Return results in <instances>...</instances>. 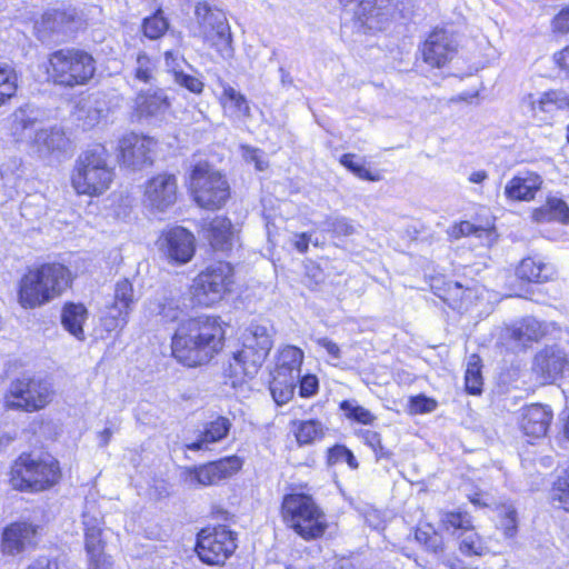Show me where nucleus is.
I'll use <instances>...</instances> for the list:
<instances>
[{"label":"nucleus","mask_w":569,"mask_h":569,"mask_svg":"<svg viewBox=\"0 0 569 569\" xmlns=\"http://www.w3.org/2000/svg\"><path fill=\"white\" fill-rule=\"evenodd\" d=\"M224 330L218 317L200 316L179 327L172 338V355L188 367L208 362L223 346Z\"/></svg>","instance_id":"1"},{"label":"nucleus","mask_w":569,"mask_h":569,"mask_svg":"<svg viewBox=\"0 0 569 569\" xmlns=\"http://www.w3.org/2000/svg\"><path fill=\"white\" fill-rule=\"evenodd\" d=\"M71 281V271L66 266L43 263L21 278L19 301L24 308L39 307L61 296Z\"/></svg>","instance_id":"2"},{"label":"nucleus","mask_w":569,"mask_h":569,"mask_svg":"<svg viewBox=\"0 0 569 569\" xmlns=\"http://www.w3.org/2000/svg\"><path fill=\"white\" fill-rule=\"evenodd\" d=\"M114 174L107 149L96 144L77 158L71 173V186L78 194L99 197L110 188Z\"/></svg>","instance_id":"3"},{"label":"nucleus","mask_w":569,"mask_h":569,"mask_svg":"<svg viewBox=\"0 0 569 569\" xmlns=\"http://www.w3.org/2000/svg\"><path fill=\"white\" fill-rule=\"evenodd\" d=\"M240 349L232 353L230 375L253 378L266 361L273 346L271 329L266 325L251 322L239 337Z\"/></svg>","instance_id":"4"},{"label":"nucleus","mask_w":569,"mask_h":569,"mask_svg":"<svg viewBox=\"0 0 569 569\" xmlns=\"http://www.w3.org/2000/svg\"><path fill=\"white\" fill-rule=\"evenodd\" d=\"M281 516L284 525L305 540L322 537L328 528L326 513L307 493L286 495L282 499Z\"/></svg>","instance_id":"5"},{"label":"nucleus","mask_w":569,"mask_h":569,"mask_svg":"<svg viewBox=\"0 0 569 569\" xmlns=\"http://www.w3.org/2000/svg\"><path fill=\"white\" fill-rule=\"evenodd\" d=\"M58 461L51 456L22 453L12 466L11 481L19 490L42 491L60 479Z\"/></svg>","instance_id":"6"},{"label":"nucleus","mask_w":569,"mask_h":569,"mask_svg":"<svg viewBox=\"0 0 569 569\" xmlns=\"http://www.w3.org/2000/svg\"><path fill=\"white\" fill-rule=\"evenodd\" d=\"M96 72L91 54L79 49H60L50 54L48 74L63 87L86 84Z\"/></svg>","instance_id":"7"},{"label":"nucleus","mask_w":569,"mask_h":569,"mask_svg":"<svg viewBox=\"0 0 569 569\" xmlns=\"http://www.w3.org/2000/svg\"><path fill=\"white\" fill-rule=\"evenodd\" d=\"M233 268L228 262H216L202 270L192 281L191 296L196 305L211 307L231 291Z\"/></svg>","instance_id":"8"},{"label":"nucleus","mask_w":569,"mask_h":569,"mask_svg":"<svg viewBox=\"0 0 569 569\" xmlns=\"http://www.w3.org/2000/svg\"><path fill=\"white\" fill-rule=\"evenodd\" d=\"M196 36L216 49L223 59L232 56L231 32L226 14L208 2H198L194 8Z\"/></svg>","instance_id":"9"},{"label":"nucleus","mask_w":569,"mask_h":569,"mask_svg":"<svg viewBox=\"0 0 569 569\" xmlns=\"http://www.w3.org/2000/svg\"><path fill=\"white\" fill-rule=\"evenodd\" d=\"M51 385L42 379L22 376L13 379L4 396L8 409L34 412L43 409L52 399Z\"/></svg>","instance_id":"10"},{"label":"nucleus","mask_w":569,"mask_h":569,"mask_svg":"<svg viewBox=\"0 0 569 569\" xmlns=\"http://www.w3.org/2000/svg\"><path fill=\"white\" fill-rule=\"evenodd\" d=\"M190 187L198 206L209 210L221 208L230 196L227 179L208 166L198 164L194 167Z\"/></svg>","instance_id":"11"},{"label":"nucleus","mask_w":569,"mask_h":569,"mask_svg":"<svg viewBox=\"0 0 569 569\" xmlns=\"http://www.w3.org/2000/svg\"><path fill=\"white\" fill-rule=\"evenodd\" d=\"M237 548L232 532L224 527L202 529L198 533L196 552L207 565H222Z\"/></svg>","instance_id":"12"},{"label":"nucleus","mask_w":569,"mask_h":569,"mask_svg":"<svg viewBox=\"0 0 569 569\" xmlns=\"http://www.w3.org/2000/svg\"><path fill=\"white\" fill-rule=\"evenodd\" d=\"M353 13L360 27L368 30H382L396 17V4L391 0H339Z\"/></svg>","instance_id":"13"},{"label":"nucleus","mask_w":569,"mask_h":569,"mask_svg":"<svg viewBox=\"0 0 569 569\" xmlns=\"http://www.w3.org/2000/svg\"><path fill=\"white\" fill-rule=\"evenodd\" d=\"M241 467L242 460L237 456H230L209 463L186 467L181 476L184 482L190 486L208 487L230 478L237 473Z\"/></svg>","instance_id":"14"},{"label":"nucleus","mask_w":569,"mask_h":569,"mask_svg":"<svg viewBox=\"0 0 569 569\" xmlns=\"http://www.w3.org/2000/svg\"><path fill=\"white\" fill-rule=\"evenodd\" d=\"M137 302L132 283L122 279L116 283L113 302L103 317V326L108 331L122 329Z\"/></svg>","instance_id":"15"},{"label":"nucleus","mask_w":569,"mask_h":569,"mask_svg":"<svg viewBox=\"0 0 569 569\" xmlns=\"http://www.w3.org/2000/svg\"><path fill=\"white\" fill-rule=\"evenodd\" d=\"M156 146V140L148 136L133 132L124 134L119 141L123 164L133 170L152 164Z\"/></svg>","instance_id":"16"},{"label":"nucleus","mask_w":569,"mask_h":569,"mask_svg":"<svg viewBox=\"0 0 569 569\" xmlns=\"http://www.w3.org/2000/svg\"><path fill=\"white\" fill-rule=\"evenodd\" d=\"M177 178L170 173H159L144 184L143 201L147 206L164 211L177 200Z\"/></svg>","instance_id":"17"},{"label":"nucleus","mask_w":569,"mask_h":569,"mask_svg":"<svg viewBox=\"0 0 569 569\" xmlns=\"http://www.w3.org/2000/svg\"><path fill=\"white\" fill-rule=\"evenodd\" d=\"M160 250L177 263H186L194 253V237L187 229L176 227L159 238Z\"/></svg>","instance_id":"18"},{"label":"nucleus","mask_w":569,"mask_h":569,"mask_svg":"<svg viewBox=\"0 0 569 569\" xmlns=\"http://www.w3.org/2000/svg\"><path fill=\"white\" fill-rule=\"evenodd\" d=\"M457 43L446 30H435L423 44V60L432 67L445 66L456 53Z\"/></svg>","instance_id":"19"},{"label":"nucleus","mask_w":569,"mask_h":569,"mask_svg":"<svg viewBox=\"0 0 569 569\" xmlns=\"http://www.w3.org/2000/svg\"><path fill=\"white\" fill-rule=\"evenodd\" d=\"M84 549L87 557L104 555L106 542L102 539V517L94 502H87L82 512Z\"/></svg>","instance_id":"20"},{"label":"nucleus","mask_w":569,"mask_h":569,"mask_svg":"<svg viewBox=\"0 0 569 569\" xmlns=\"http://www.w3.org/2000/svg\"><path fill=\"white\" fill-rule=\"evenodd\" d=\"M552 410L539 403H532L521 409L519 426L525 436L531 439L546 437L550 427Z\"/></svg>","instance_id":"21"},{"label":"nucleus","mask_w":569,"mask_h":569,"mask_svg":"<svg viewBox=\"0 0 569 569\" xmlns=\"http://www.w3.org/2000/svg\"><path fill=\"white\" fill-rule=\"evenodd\" d=\"M38 527L27 522H16L3 531L1 548L7 555H17L37 543Z\"/></svg>","instance_id":"22"},{"label":"nucleus","mask_w":569,"mask_h":569,"mask_svg":"<svg viewBox=\"0 0 569 569\" xmlns=\"http://www.w3.org/2000/svg\"><path fill=\"white\" fill-rule=\"evenodd\" d=\"M542 183L543 179L537 172H520L507 182L505 194L513 201H531L541 189Z\"/></svg>","instance_id":"23"},{"label":"nucleus","mask_w":569,"mask_h":569,"mask_svg":"<svg viewBox=\"0 0 569 569\" xmlns=\"http://www.w3.org/2000/svg\"><path fill=\"white\" fill-rule=\"evenodd\" d=\"M568 361L566 355L557 348H546L535 357L532 370L543 383L557 379Z\"/></svg>","instance_id":"24"},{"label":"nucleus","mask_w":569,"mask_h":569,"mask_svg":"<svg viewBox=\"0 0 569 569\" xmlns=\"http://www.w3.org/2000/svg\"><path fill=\"white\" fill-rule=\"evenodd\" d=\"M170 108V101L160 88H150L148 90H140L133 102V109L139 117H160L163 116Z\"/></svg>","instance_id":"25"},{"label":"nucleus","mask_w":569,"mask_h":569,"mask_svg":"<svg viewBox=\"0 0 569 569\" xmlns=\"http://www.w3.org/2000/svg\"><path fill=\"white\" fill-rule=\"evenodd\" d=\"M545 333L546 328L539 320L526 317L506 327L503 338L512 340L516 346L525 347L530 342L538 341Z\"/></svg>","instance_id":"26"},{"label":"nucleus","mask_w":569,"mask_h":569,"mask_svg":"<svg viewBox=\"0 0 569 569\" xmlns=\"http://www.w3.org/2000/svg\"><path fill=\"white\" fill-rule=\"evenodd\" d=\"M231 421L222 416L217 417L214 420L208 422L196 441L186 445V448L191 451L208 450L212 443L223 440L230 429Z\"/></svg>","instance_id":"27"},{"label":"nucleus","mask_w":569,"mask_h":569,"mask_svg":"<svg viewBox=\"0 0 569 569\" xmlns=\"http://www.w3.org/2000/svg\"><path fill=\"white\" fill-rule=\"evenodd\" d=\"M206 237L214 250L229 251L234 239L231 221L224 217H216L208 223Z\"/></svg>","instance_id":"28"},{"label":"nucleus","mask_w":569,"mask_h":569,"mask_svg":"<svg viewBox=\"0 0 569 569\" xmlns=\"http://www.w3.org/2000/svg\"><path fill=\"white\" fill-rule=\"evenodd\" d=\"M305 360V352L292 345H286L278 349L276 353V367L273 372L283 376L299 377L301 373V366Z\"/></svg>","instance_id":"29"},{"label":"nucleus","mask_w":569,"mask_h":569,"mask_svg":"<svg viewBox=\"0 0 569 569\" xmlns=\"http://www.w3.org/2000/svg\"><path fill=\"white\" fill-rule=\"evenodd\" d=\"M526 102L533 112H553L558 109H569V92L559 89L550 90L538 96L528 94Z\"/></svg>","instance_id":"30"},{"label":"nucleus","mask_w":569,"mask_h":569,"mask_svg":"<svg viewBox=\"0 0 569 569\" xmlns=\"http://www.w3.org/2000/svg\"><path fill=\"white\" fill-rule=\"evenodd\" d=\"M68 142L64 132L60 128L39 129L32 138V144L41 157L64 150Z\"/></svg>","instance_id":"31"},{"label":"nucleus","mask_w":569,"mask_h":569,"mask_svg":"<svg viewBox=\"0 0 569 569\" xmlns=\"http://www.w3.org/2000/svg\"><path fill=\"white\" fill-rule=\"evenodd\" d=\"M88 319V310L82 303L67 302L61 310V325L78 340H84L83 325Z\"/></svg>","instance_id":"32"},{"label":"nucleus","mask_w":569,"mask_h":569,"mask_svg":"<svg viewBox=\"0 0 569 569\" xmlns=\"http://www.w3.org/2000/svg\"><path fill=\"white\" fill-rule=\"evenodd\" d=\"M532 220L538 223L557 221L569 223V207L560 198L548 197L546 203L532 211Z\"/></svg>","instance_id":"33"},{"label":"nucleus","mask_w":569,"mask_h":569,"mask_svg":"<svg viewBox=\"0 0 569 569\" xmlns=\"http://www.w3.org/2000/svg\"><path fill=\"white\" fill-rule=\"evenodd\" d=\"M78 13L74 8L50 9L41 18V27L51 32H67L73 30Z\"/></svg>","instance_id":"34"},{"label":"nucleus","mask_w":569,"mask_h":569,"mask_svg":"<svg viewBox=\"0 0 569 569\" xmlns=\"http://www.w3.org/2000/svg\"><path fill=\"white\" fill-rule=\"evenodd\" d=\"M146 310L149 316L161 317L163 321H176L179 319L182 310L179 302L173 297L166 293H157L146 303Z\"/></svg>","instance_id":"35"},{"label":"nucleus","mask_w":569,"mask_h":569,"mask_svg":"<svg viewBox=\"0 0 569 569\" xmlns=\"http://www.w3.org/2000/svg\"><path fill=\"white\" fill-rule=\"evenodd\" d=\"M326 430L325 425L318 419L291 421V431L299 446H308L320 441L325 437Z\"/></svg>","instance_id":"36"},{"label":"nucleus","mask_w":569,"mask_h":569,"mask_svg":"<svg viewBox=\"0 0 569 569\" xmlns=\"http://www.w3.org/2000/svg\"><path fill=\"white\" fill-rule=\"evenodd\" d=\"M555 273L553 266L531 257L522 259L517 268V276L520 279L535 282H546L552 279Z\"/></svg>","instance_id":"37"},{"label":"nucleus","mask_w":569,"mask_h":569,"mask_svg":"<svg viewBox=\"0 0 569 569\" xmlns=\"http://www.w3.org/2000/svg\"><path fill=\"white\" fill-rule=\"evenodd\" d=\"M40 111L32 106L19 108L13 113L12 132L18 139H31V133L37 131L36 126L39 121Z\"/></svg>","instance_id":"38"},{"label":"nucleus","mask_w":569,"mask_h":569,"mask_svg":"<svg viewBox=\"0 0 569 569\" xmlns=\"http://www.w3.org/2000/svg\"><path fill=\"white\" fill-rule=\"evenodd\" d=\"M299 377L283 376L278 372H272V380L270 381V392L277 405L282 406L291 400Z\"/></svg>","instance_id":"39"},{"label":"nucleus","mask_w":569,"mask_h":569,"mask_svg":"<svg viewBox=\"0 0 569 569\" xmlns=\"http://www.w3.org/2000/svg\"><path fill=\"white\" fill-rule=\"evenodd\" d=\"M219 82L222 88L220 102L223 109L234 116H247L249 113V106L244 96L222 80Z\"/></svg>","instance_id":"40"},{"label":"nucleus","mask_w":569,"mask_h":569,"mask_svg":"<svg viewBox=\"0 0 569 569\" xmlns=\"http://www.w3.org/2000/svg\"><path fill=\"white\" fill-rule=\"evenodd\" d=\"M450 236L456 239L466 236H475L480 239L485 246H491L497 237L493 228L476 226L469 221H461L459 224L453 226Z\"/></svg>","instance_id":"41"},{"label":"nucleus","mask_w":569,"mask_h":569,"mask_svg":"<svg viewBox=\"0 0 569 569\" xmlns=\"http://www.w3.org/2000/svg\"><path fill=\"white\" fill-rule=\"evenodd\" d=\"M158 70L157 60L146 52H139L131 69L132 80L141 83L152 84Z\"/></svg>","instance_id":"42"},{"label":"nucleus","mask_w":569,"mask_h":569,"mask_svg":"<svg viewBox=\"0 0 569 569\" xmlns=\"http://www.w3.org/2000/svg\"><path fill=\"white\" fill-rule=\"evenodd\" d=\"M459 539V550L465 556H485L489 552V549L482 538L475 531L473 526L463 531V533H459L457 536Z\"/></svg>","instance_id":"43"},{"label":"nucleus","mask_w":569,"mask_h":569,"mask_svg":"<svg viewBox=\"0 0 569 569\" xmlns=\"http://www.w3.org/2000/svg\"><path fill=\"white\" fill-rule=\"evenodd\" d=\"M18 88V76L13 67L0 63V106L11 99Z\"/></svg>","instance_id":"44"},{"label":"nucleus","mask_w":569,"mask_h":569,"mask_svg":"<svg viewBox=\"0 0 569 569\" xmlns=\"http://www.w3.org/2000/svg\"><path fill=\"white\" fill-rule=\"evenodd\" d=\"M550 499L553 507L569 512V467L553 483Z\"/></svg>","instance_id":"45"},{"label":"nucleus","mask_w":569,"mask_h":569,"mask_svg":"<svg viewBox=\"0 0 569 569\" xmlns=\"http://www.w3.org/2000/svg\"><path fill=\"white\" fill-rule=\"evenodd\" d=\"M416 540L425 546V548L433 553L443 551V540L430 525L418 527L415 532Z\"/></svg>","instance_id":"46"},{"label":"nucleus","mask_w":569,"mask_h":569,"mask_svg":"<svg viewBox=\"0 0 569 569\" xmlns=\"http://www.w3.org/2000/svg\"><path fill=\"white\" fill-rule=\"evenodd\" d=\"M440 521L446 530H452L456 536L463 533L473 526L471 517L467 512H443Z\"/></svg>","instance_id":"47"},{"label":"nucleus","mask_w":569,"mask_h":569,"mask_svg":"<svg viewBox=\"0 0 569 569\" xmlns=\"http://www.w3.org/2000/svg\"><path fill=\"white\" fill-rule=\"evenodd\" d=\"M466 389L471 395H479L482 390V376L480 358L472 355L469 358L467 370L465 375Z\"/></svg>","instance_id":"48"},{"label":"nucleus","mask_w":569,"mask_h":569,"mask_svg":"<svg viewBox=\"0 0 569 569\" xmlns=\"http://www.w3.org/2000/svg\"><path fill=\"white\" fill-rule=\"evenodd\" d=\"M340 409L348 419H352L362 425H371L376 417L365 407L358 405L355 400H343Z\"/></svg>","instance_id":"49"},{"label":"nucleus","mask_w":569,"mask_h":569,"mask_svg":"<svg viewBox=\"0 0 569 569\" xmlns=\"http://www.w3.org/2000/svg\"><path fill=\"white\" fill-rule=\"evenodd\" d=\"M168 21L160 10L153 16L146 18L142 23L144 36L151 40L162 37L168 30Z\"/></svg>","instance_id":"50"},{"label":"nucleus","mask_w":569,"mask_h":569,"mask_svg":"<svg viewBox=\"0 0 569 569\" xmlns=\"http://www.w3.org/2000/svg\"><path fill=\"white\" fill-rule=\"evenodd\" d=\"M358 436L375 452L377 460L390 458V452L382 446L381 436L377 431L361 429Z\"/></svg>","instance_id":"51"},{"label":"nucleus","mask_w":569,"mask_h":569,"mask_svg":"<svg viewBox=\"0 0 569 569\" xmlns=\"http://www.w3.org/2000/svg\"><path fill=\"white\" fill-rule=\"evenodd\" d=\"M340 163L350 170L353 174L362 180L377 181L379 180L378 174H373L363 163L355 161V156L350 153L342 154L340 157Z\"/></svg>","instance_id":"52"},{"label":"nucleus","mask_w":569,"mask_h":569,"mask_svg":"<svg viewBox=\"0 0 569 569\" xmlns=\"http://www.w3.org/2000/svg\"><path fill=\"white\" fill-rule=\"evenodd\" d=\"M347 462L351 469L358 468V461L353 453L345 446H335L328 452V463L336 465Z\"/></svg>","instance_id":"53"},{"label":"nucleus","mask_w":569,"mask_h":569,"mask_svg":"<svg viewBox=\"0 0 569 569\" xmlns=\"http://www.w3.org/2000/svg\"><path fill=\"white\" fill-rule=\"evenodd\" d=\"M500 528L503 530L506 537H513L517 532V511L511 506H502L500 510Z\"/></svg>","instance_id":"54"},{"label":"nucleus","mask_w":569,"mask_h":569,"mask_svg":"<svg viewBox=\"0 0 569 569\" xmlns=\"http://www.w3.org/2000/svg\"><path fill=\"white\" fill-rule=\"evenodd\" d=\"M174 82L192 93H201L204 87L203 82L198 77L189 74L184 71L177 73Z\"/></svg>","instance_id":"55"},{"label":"nucleus","mask_w":569,"mask_h":569,"mask_svg":"<svg viewBox=\"0 0 569 569\" xmlns=\"http://www.w3.org/2000/svg\"><path fill=\"white\" fill-rule=\"evenodd\" d=\"M164 64L168 72L172 73L173 79L177 78L178 72H183V66H187L191 69V66L184 60L183 57L173 53L172 51H167L164 53Z\"/></svg>","instance_id":"56"},{"label":"nucleus","mask_w":569,"mask_h":569,"mask_svg":"<svg viewBox=\"0 0 569 569\" xmlns=\"http://www.w3.org/2000/svg\"><path fill=\"white\" fill-rule=\"evenodd\" d=\"M299 395L303 398L315 396L319 389V380L315 375L300 376L299 380Z\"/></svg>","instance_id":"57"},{"label":"nucleus","mask_w":569,"mask_h":569,"mask_svg":"<svg viewBox=\"0 0 569 569\" xmlns=\"http://www.w3.org/2000/svg\"><path fill=\"white\" fill-rule=\"evenodd\" d=\"M242 157L246 161L254 163L256 169L259 171H263L268 167L267 161L263 159V152L259 149L243 146Z\"/></svg>","instance_id":"58"},{"label":"nucleus","mask_w":569,"mask_h":569,"mask_svg":"<svg viewBox=\"0 0 569 569\" xmlns=\"http://www.w3.org/2000/svg\"><path fill=\"white\" fill-rule=\"evenodd\" d=\"M437 403L435 400L426 396H417L410 400V411L413 413L431 412L436 409Z\"/></svg>","instance_id":"59"},{"label":"nucleus","mask_w":569,"mask_h":569,"mask_svg":"<svg viewBox=\"0 0 569 569\" xmlns=\"http://www.w3.org/2000/svg\"><path fill=\"white\" fill-rule=\"evenodd\" d=\"M551 30L553 33L567 34L569 32V7L563 8L551 20Z\"/></svg>","instance_id":"60"},{"label":"nucleus","mask_w":569,"mask_h":569,"mask_svg":"<svg viewBox=\"0 0 569 569\" xmlns=\"http://www.w3.org/2000/svg\"><path fill=\"white\" fill-rule=\"evenodd\" d=\"M328 226L337 236H350L355 232L353 224L346 218H335L328 221Z\"/></svg>","instance_id":"61"},{"label":"nucleus","mask_w":569,"mask_h":569,"mask_svg":"<svg viewBox=\"0 0 569 569\" xmlns=\"http://www.w3.org/2000/svg\"><path fill=\"white\" fill-rule=\"evenodd\" d=\"M101 118L102 111L97 108H89L84 117L79 114V120H82V127L84 129L93 128L96 124L100 122Z\"/></svg>","instance_id":"62"},{"label":"nucleus","mask_w":569,"mask_h":569,"mask_svg":"<svg viewBox=\"0 0 569 569\" xmlns=\"http://www.w3.org/2000/svg\"><path fill=\"white\" fill-rule=\"evenodd\" d=\"M26 569H61V567L58 559L42 556L34 559Z\"/></svg>","instance_id":"63"},{"label":"nucleus","mask_w":569,"mask_h":569,"mask_svg":"<svg viewBox=\"0 0 569 569\" xmlns=\"http://www.w3.org/2000/svg\"><path fill=\"white\" fill-rule=\"evenodd\" d=\"M88 569H112V562L109 556L99 555L98 557H87Z\"/></svg>","instance_id":"64"}]
</instances>
